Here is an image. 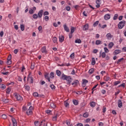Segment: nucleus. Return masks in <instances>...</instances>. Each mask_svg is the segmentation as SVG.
<instances>
[{"label":"nucleus","mask_w":126,"mask_h":126,"mask_svg":"<svg viewBox=\"0 0 126 126\" xmlns=\"http://www.w3.org/2000/svg\"><path fill=\"white\" fill-rule=\"evenodd\" d=\"M44 19L46 21H49V17L48 16H45Z\"/></svg>","instance_id":"nucleus-53"},{"label":"nucleus","mask_w":126,"mask_h":126,"mask_svg":"<svg viewBox=\"0 0 126 126\" xmlns=\"http://www.w3.org/2000/svg\"><path fill=\"white\" fill-rule=\"evenodd\" d=\"M43 15L44 16H45V15H49V12L48 11L44 12L43 13Z\"/></svg>","instance_id":"nucleus-56"},{"label":"nucleus","mask_w":126,"mask_h":126,"mask_svg":"<svg viewBox=\"0 0 126 126\" xmlns=\"http://www.w3.org/2000/svg\"><path fill=\"white\" fill-rule=\"evenodd\" d=\"M75 43H78V44H80L81 43V40L80 39H77L75 41Z\"/></svg>","instance_id":"nucleus-29"},{"label":"nucleus","mask_w":126,"mask_h":126,"mask_svg":"<svg viewBox=\"0 0 126 126\" xmlns=\"http://www.w3.org/2000/svg\"><path fill=\"white\" fill-rule=\"evenodd\" d=\"M120 53H121V52L120 51V50H116L114 51L115 55H119V54H120Z\"/></svg>","instance_id":"nucleus-33"},{"label":"nucleus","mask_w":126,"mask_h":126,"mask_svg":"<svg viewBox=\"0 0 126 126\" xmlns=\"http://www.w3.org/2000/svg\"><path fill=\"white\" fill-rule=\"evenodd\" d=\"M100 1H101V0H96L95 2L96 4H101V3H100Z\"/></svg>","instance_id":"nucleus-60"},{"label":"nucleus","mask_w":126,"mask_h":126,"mask_svg":"<svg viewBox=\"0 0 126 126\" xmlns=\"http://www.w3.org/2000/svg\"><path fill=\"white\" fill-rule=\"evenodd\" d=\"M2 119H5L7 118V117L6 116V115L3 114V115H2Z\"/></svg>","instance_id":"nucleus-54"},{"label":"nucleus","mask_w":126,"mask_h":126,"mask_svg":"<svg viewBox=\"0 0 126 126\" xmlns=\"http://www.w3.org/2000/svg\"><path fill=\"white\" fill-rule=\"evenodd\" d=\"M113 46H114V43L113 42H110L108 44L109 49H112V48H113Z\"/></svg>","instance_id":"nucleus-15"},{"label":"nucleus","mask_w":126,"mask_h":126,"mask_svg":"<svg viewBox=\"0 0 126 126\" xmlns=\"http://www.w3.org/2000/svg\"><path fill=\"white\" fill-rule=\"evenodd\" d=\"M79 81L78 80L74 81L72 83V85H77V83H78Z\"/></svg>","instance_id":"nucleus-30"},{"label":"nucleus","mask_w":126,"mask_h":126,"mask_svg":"<svg viewBox=\"0 0 126 126\" xmlns=\"http://www.w3.org/2000/svg\"><path fill=\"white\" fill-rule=\"evenodd\" d=\"M93 72H94V68L90 69L89 71V73H90V74H92Z\"/></svg>","instance_id":"nucleus-26"},{"label":"nucleus","mask_w":126,"mask_h":126,"mask_svg":"<svg viewBox=\"0 0 126 126\" xmlns=\"http://www.w3.org/2000/svg\"><path fill=\"white\" fill-rule=\"evenodd\" d=\"M11 120L13 123V126H17V122H16V120H15V119H14V118H12Z\"/></svg>","instance_id":"nucleus-7"},{"label":"nucleus","mask_w":126,"mask_h":126,"mask_svg":"<svg viewBox=\"0 0 126 126\" xmlns=\"http://www.w3.org/2000/svg\"><path fill=\"white\" fill-rule=\"evenodd\" d=\"M98 126H104V123H103L102 122H99L98 123Z\"/></svg>","instance_id":"nucleus-61"},{"label":"nucleus","mask_w":126,"mask_h":126,"mask_svg":"<svg viewBox=\"0 0 126 126\" xmlns=\"http://www.w3.org/2000/svg\"><path fill=\"white\" fill-rule=\"evenodd\" d=\"M2 101L5 103V104H7V103H8L9 102V99H6V98H5V99H3L2 100Z\"/></svg>","instance_id":"nucleus-19"},{"label":"nucleus","mask_w":126,"mask_h":126,"mask_svg":"<svg viewBox=\"0 0 126 126\" xmlns=\"http://www.w3.org/2000/svg\"><path fill=\"white\" fill-rule=\"evenodd\" d=\"M70 30H71L70 34H71V35H72V34L73 33V32H74V31L75 30V28L71 27Z\"/></svg>","instance_id":"nucleus-14"},{"label":"nucleus","mask_w":126,"mask_h":126,"mask_svg":"<svg viewBox=\"0 0 126 126\" xmlns=\"http://www.w3.org/2000/svg\"><path fill=\"white\" fill-rule=\"evenodd\" d=\"M96 106V103L94 101H92L91 102V106L93 108H94Z\"/></svg>","instance_id":"nucleus-20"},{"label":"nucleus","mask_w":126,"mask_h":126,"mask_svg":"<svg viewBox=\"0 0 126 126\" xmlns=\"http://www.w3.org/2000/svg\"><path fill=\"white\" fill-rule=\"evenodd\" d=\"M88 116H89V114L88 113V112H85L83 114V117H84V118H88Z\"/></svg>","instance_id":"nucleus-23"},{"label":"nucleus","mask_w":126,"mask_h":126,"mask_svg":"<svg viewBox=\"0 0 126 126\" xmlns=\"http://www.w3.org/2000/svg\"><path fill=\"white\" fill-rule=\"evenodd\" d=\"M98 24H99V21H97L95 22L93 24L94 27H95V26H97V25H98Z\"/></svg>","instance_id":"nucleus-34"},{"label":"nucleus","mask_w":126,"mask_h":126,"mask_svg":"<svg viewBox=\"0 0 126 126\" xmlns=\"http://www.w3.org/2000/svg\"><path fill=\"white\" fill-rule=\"evenodd\" d=\"M15 97H16V98L17 99V100H18V101H19L20 102L23 100L22 96L19 94L16 95Z\"/></svg>","instance_id":"nucleus-3"},{"label":"nucleus","mask_w":126,"mask_h":126,"mask_svg":"<svg viewBox=\"0 0 126 126\" xmlns=\"http://www.w3.org/2000/svg\"><path fill=\"white\" fill-rule=\"evenodd\" d=\"M39 125H40L39 121H36V122H34V125L35 126H38Z\"/></svg>","instance_id":"nucleus-52"},{"label":"nucleus","mask_w":126,"mask_h":126,"mask_svg":"<svg viewBox=\"0 0 126 126\" xmlns=\"http://www.w3.org/2000/svg\"><path fill=\"white\" fill-rule=\"evenodd\" d=\"M92 64L93 65H95V64L96 63V61H95V58H93L92 59Z\"/></svg>","instance_id":"nucleus-21"},{"label":"nucleus","mask_w":126,"mask_h":126,"mask_svg":"<svg viewBox=\"0 0 126 126\" xmlns=\"http://www.w3.org/2000/svg\"><path fill=\"white\" fill-rule=\"evenodd\" d=\"M6 93H7V94L10 93V89L9 88H7L6 90Z\"/></svg>","instance_id":"nucleus-37"},{"label":"nucleus","mask_w":126,"mask_h":126,"mask_svg":"<svg viewBox=\"0 0 126 126\" xmlns=\"http://www.w3.org/2000/svg\"><path fill=\"white\" fill-rule=\"evenodd\" d=\"M104 50L105 51V53H109V49L107 47H104Z\"/></svg>","instance_id":"nucleus-48"},{"label":"nucleus","mask_w":126,"mask_h":126,"mask_svg":"<svg viewBox=\"0 0 126 126\" xmlns=\"http://www.w3.org/2000/svg\"><path fill=\"white\" fill-rule=\"evenodd\" d=\"M66 9L67 11H69V10H70V7L69 6H66Z\"/></svg>","instance_id":"nucleus-57"},{"label":"nucleus","mask_w":126,"mask_h":126,"mask_svg":"<svg viewBox=\"0 0 126 126\" xmlns=\"http://www.w3.org/2000/svg\"><path fill=\"white\" fill-rule=\"evenodd\" d=\"M100 44H102V41L99 40H96L95 45H100Z\"/></svg>","instance_id":"nucleus-27"},{"label":"nucleus","mask_w":126,"mask_h":126,"mask_svg":"<svg viewBox=\"0 0 126 126\" xmlns=\"http://www.w3.org/2000/svg\"><path fill=\"white\" fill-rule=\"evenodd\" d=\"M64 65H66V66H69V65H70V63H63L61 65H60V66H64Z\"/></svg>","instance_id":"nucleus-32"},{"label":"nucleus","mask_w":126,"mask_h":126,"mask_svg":"<svg viewBox=\"0 0 126 126\" xmlns=\"http://www.w3.org/2000/svg\"><path fill=\"white\" fill-rule=\"evenodd\" d=\"M45 123V120H42L41 122V123L39 125V126H44V123Z\"/></svg>","instance_id":"nucleus-50"},{"label":"nucleus","mask_w":126,"mask_h":126,"mask_svg":"<svg viewBox=\"0 0 126 126\" xmlns=\"http://www.w3.org/2000/svg\"><path fill=\"white\" fill-rule=\"evenodd\" d=\"M33 96L34 97H40V94H38L37 93H33Z\"/></svg>","instance_id":"nucleus-38"},{"label":"nucleus","mask_w":126,"mask_h":126,"mask_svg":"<svg viewBox=\"0 0 126 126\" xmlns=\"http://www.w3.org/2000/svg\"><path fill=\"white\" fill-rule=\"evenodd\" d=\"M70 59H74V53H72L70 56Z\"/></svg>","instance_id":"nucleus-47"},{"label":"nucleus","mask_w":126,"mask_h":126,"mask_svg":"<svg viewBox=\"0 0 126 126\" xmlns=\"http://www.w3.org/2000/svg\"><path fill=\"white\" fill-rule=\"evenodd\" d=\"M20 28L22 31H24L25 27L24 25H21Z\"/></svg>","instance_id":"nucleus-39"},{"label":"nucleus","mask_w":126,"mask_h":126,"mask_svg":"<svg viewBox=\"0 0 126 126\" xmlns=\"http://www.w3.org/2000/svg\"><path fill=\"white\" fill-rule=\"evenodd\" d=\"M77 126H83V124H82V123H78L77 124Z\"/></svg>","instance_id":"nucleus-64"},{"label":"nucleus","mask_w":126,"mask_h":126,"mask_svg":"<svg viewBox=\"0 0 126 126\" xmlns=\"http://www.w3.org/2000/svg\"><path fill=\"white\" fill-rule=\"evenodd\" d=\"M50 77H51V78H54L55 77V74L53 72H51L50 74Z\"/></svg>","instance_id":"nucleus-31"},{"label":"nucleus","mask_w":126,"mask_h":126,"mask_svg":"<svg viewBox=\"0 0 126 126\" xmlns=\"http://www.w3.org/2000/svg\"><path fill=\"white\" fill-rule=\"evenodd\" d=\"M30 79H31V83H33V77H30Z\"/></svg>","instance_id":"nucleus-63"},{"label":"nucleus","mask_w":126,"mask_h":126,"mask_svg":"<svg viewBox=\"0 0 126 126\" xmlns=\"http://www.w3.org/2000/svg\"><path fill=\"white\" fill-rule=\"evenodd\" d=\"M56 74L58 75V76H61L62 75V72L59 70H56Z\"/></svg>","instance_id":"nucleus-18"},{"label":"nucleus","mask_w":126,"mask_h":126,"mask_svg":"<svg viewBox=\"0 0 126 126\" xmlns=\"http://www.w3.org/2000/svg\"><path fill=\"white\" fill-rule=\"evenodd\" d=\"M104 80L105 81H109V80H110V77L105 76L104 77Z\"/></svg>","instance_id":"nucleus-24"},{"label":"nucleus","mask_w":126,"mask_h":126,"mask_svg":"<svg viewBox=\"0 0 126 126\" xmlns=\"http://www.w3.org/2000/svg\"><path fill=\"white\" fill-rule=\"evenodd\" d=\"M118 107L119 108H122V107H123V102H122V100L119 99L118 100Z\"/></svg>","instance_id":"nucleus-10"},{"label":"nucleus","mask_w":126,"mask_h":126,"mask_svg":"<svg viewBox=\"0 0 126 126\" xmlns=\"http://www.w3.org/2000/svg\"><path fill=\"white\" fill-rule=\"evenodd\" d=\"M43 10H41L38 12L37 14V16L38 17V18H41V17L43 16Z\"/></svg>","instance_id":"nucleus-5"},{"label":"nucleus","mask_w":126,"mask_h":126,"mask_svg":"<svg viewBox=\"0 0 126 126\" xmlns=\"http://www.w3.org/2000/svg\"><path fill=\"white\" fill-rule=\"evenodd\" d=\"M52 40L53 43H57V42L58 41V38H57V37H54Z\"/></svg>","instance_id":"nucleus-28"},{"label":"nucleus","mask_w":126,"mask_h":126,"mask_svg":"<svg viewBox=\"0 0 126 126\" xmlns=\"http://www.w3.org/2000/svg\"><path fill=\"white\" fill-rule=\"evenodd\" d=\"M101 57L103 58H105V57H106V53H105L104 52H103L101 54Z\"/></svg>","instance_id":"nucleus-55"},{"label":"nucleus","mask_w":126,"mask_h":126,"mask_svg":"<svg viewBox=\"0 0 126 126\" xmlns=\"http://www.w3.org/2000/svg\"><path fill=\"white\" fill-rule=\"evenodd\" d=\"M25 88L26 90H27V91H29V90H30V87H29V86H26Z\"/></svg>","instance_id":"nucleus-45"},{"label":"nucleus","mask_w":126,"mask_h":126,"mask_svg":"<svg viewBox=\"0 0 126 126\" xmlns=\"http://www.w3.org/2000/svg\"><path fill=\"white\" fill-rule=\"evenodd\" d=\"M118 16H119V15H118V14H115L113 17V20H117V18H118Z\"/></svg>","instance_id":"nucleus-36"},{"label":"nucleus","mask_w":126,"mask_h":126,"mask_svg":"<svg viewBox=\"0 0 126 126\" xmlns=\"http://www.w3.org/2000/svg\"><path fill=\"white\" fill-rule=\"evenodd\" d=\"M50 106L51 107V108H52V109H55V108H56V105H55L54 103H51Z\"/></svg>","instance_id":"nucleus-40"},{"label":"nucleus","mask_w":126,"mask_h":126,"mask_svg":"<svg viewBox=\"0 0 126 126\" xmlns=\"http://www.w3.org/2000/svg\"><path fill=\"white\" fill-rule=\"evenodd\" d=\"M109 18H111V16L109 14H106L104 16L105 20H108Z\"/></svg>","instance_id":"nucleus-12"},{"label":"nucleus","mask_w":126,"mask_h":126,"mask_svg":"<svg viewBox=\"0 0 126 126\" xmlns=\"http://www.w3.org/2000/svg\"><path fill=\"white\" fill-rule=\"evenodd\" d=\"M6 63L7 64L9 65L11 64V63H12L11 60H7V61H6Z\"/></svg>","instance_id":"nucleus-42"},{"label":"nucleus","mask_w":126,"mask_h":126,"mask_svg":"<svg viewBox=\"0 0 126 126\" xmlns=\"http://www.w3.org/2000/svg\"><path fill=\"white\" fill-rule=\"evenodd\" d=\"M61 79H63V80H66L67 84L68 85H70L72 79L70 76H67L66 75H64V74H63L61 77Z\"/></svg>","instance_id":"nucleus-1"},{"label":"nucleus","mask_w":126,"mask_h":126,"mask_svg":"<svg viewBox=\"0 0 126 126\" xmlns=\"http://www.w3.org/2000/svg\"><path fill=\"white\" fill-rule=\"evenodd\" d=\"M123 60H124V58H121V59L118 60V61H117V63H121V61H123Z\"/></svg>","instance_id":"nucleus-62"},{"label":"nucleus","mask_w":126,"mask_h":126,"mask_svg":"<svg viewBox=\"0 0 126 126\" xmlns=\"http://www.w3.org/2000/svg\"><path fill=\"white\" fill-rule=\"evenodd\" d=\"M7 61H11V55H10L7 58Z\"/></svg>","instance_id":"nucleus-59"},{"label":"nucleus","mask_w":126,"mask_h":126,"mask_svg":"<svg viewBox=\"0 0 126 126\" xmlns=\"http://www.w3.org/2000/svg\"><path fill=\"white\" fill-rule=\"evenodd\" d=\"M27 114L28 115H32V114H33V112H32V110H30V109H28V111H27Z\"/></svg>","instance_id":"nucleus-16"},{"label":"nucleus","mask_w":126,"mask_h":126,"mask_svg":"<svg viewBox=\"0 0 126 126\" xmlns=\"http://www.w3.org/2000/svg\"><path fill=\"white\" fill-rule=\"evenodd\" d=\"M29 13H30V14H33V13H34V11L33 10V9H31L29 10Z\"/></svg>","instance_id":"nucleus-51"},{"label":"nucleus","mask_w":126,"mask_h":126,"mask_svg":"<svg viewBox=\"0 0 126 126\" xmlns=\"http://www.w3.org/2000/svg\"><path fill=\"white\" fill-rule=\"evenodd\" d=\"M34 67H35V64L33 63H31V68L32 69H34Z\"/></svg>","instance_id":"nucleus-41"},{"label":"nucleus","mask_w":126,"mask_h":126,"mask_svg":"<svg viewBox=\"0 0 126 126\" xmlns=\"http://www.w3.org/2000/svg\"><path fill=\"white\" fill-rule=\"evenodd\" d=\"M6 86H5V85L0 84V88H2V89H5Z\"/></svg>","instance_id":"nucleus-22"},{"label":"nucleus","mask_w":126,"mask_h":126,"mask_svg":"<svg viewBox=\"0 0 126 126\" xmlns=\"http://www.w3.org/2000/svg\"><path fill=\"white\" fill-rule=\"evenodd\" d=\"M120 83H121V82L119 81L115 82V83H114V85H115V86H117V85H118V84H120Z\"/></svg>","instance_id":"nucleus-46"},{"label":"nucleus","mask_w":126,"mask_h":126,"mask_svg":"<svg viewBox=\"0 0 126 126\" xmlns=\"http://www.w3.org/2000/svg\"><path fill=\"white\" fill-rule=\"evenodd\" d=\"M38 29L39 31H41L42 30V29H43V27H42V26H39L38 27Z\"/></svg>","instance_id":"nucleus-58"},{"label":"nucleus","mask_w":126,"mask_h":126,"mask_svg":"<svg viewBox=\"0 0 126 126\" xmlns=\"http://www.w3.org/2000/svg\"><path fill=\"white\" fill-rule=\"evenodd\" d=\"M57 118H58V114H56L53 118V121H57Z\"/></svg>","instance_id":"nucleus-49"},{"label":"nucleus","mask_w":126,"mask_h":126,"mask_svg":"<svg viewBox=\"0 0 126 126\" xmlns=\"http://www.w3.org/2000/svg\"><path fill=\"white\" fill-rule=\"evenodd\" d=\"M107 39V40H111L112 39V37H113V35L110 33H107L106 35Z\"/></svg>","instance_id":"nucleus-9"},{"label":"nucleus","mask_w":126,"mask_h":126,"mask_svg":"<svg viewBox=\"0 0 126 126\" xmlns=\"http://www.w3.org/2000/svg\"><path fill=\"white\" fill-rule=\"evenodd\" d=\"M44 77L45 79H47V80H48L49 82H51V80L50 79V76H49V73H47V72L45 73Z\"/></svg>","instance_id":"nucleus-4"},{"label":"nucleus","mask_w":126,"mask_h":126,"mask_svg":"<svg viewBox=\"0 0 126 126\" xmlns=\"http://www.w3.org/2000/svg\"><path fill=\"white\" fill-rule=\"evenodd\" d=\"M68 99L66 100V101H64V106H65L66 108H67L68 106H69V103L67 102Z\"/></svg>","instance_id":"nucleus-17"},{"label":"nucleus","mask_w":126,"mask_h":126,"mask_svg":"<svg viewBox=\"0 0 126 126\" xmlns=\"http://www.w3.org/2000/svg\"><path fill=\"white\" fill-rule=\"evenodd\" d=\"M41 52L43 54H47V53H48V51H47V49H46V46H44L42 48Z\"/></svg>","instance_id":"nucleus-6"},{"label":"nucleus","mask_w":126,"mask_h":126,"mask_svg":"<svg viewBox=\"0 0 126 126\" xmlns=\"http://www.w3.org/2000/svg\"><path fill=\"white\" fill-rule=\"evenodd\" d=\"M89 28V26L88 24H86L84 26L83 30H88V29Z\"/></svg>","instance_id":"nucleus-13"},{"label":"nucleus","mask_w":126,"mask_h":126,"mask_svg":"<svg viewBox=\"0 0 126 126\" xmlns=\"http://www.w3.org/2000/svg\"><path fill=\"white\" fill-rule=\"evenodd\" d=\"M38 15H37V14H34L32 16V18H33V19H37V18H38Z\"/></svg>","instance_id":"nucleus-35"},{"label":"nucleus","mask_w":126,"mask_h":126,"mask_svg":"<svg viewBox=\"0 0 126 126\" xmlns=\"http://www.w3.org/2000/svg\"><path fill=\"white\" fill-rule=\"evenodd\" d=\"M73 103L74 105H75V106H77V105H78V101L75 99L73 100Z\"/></svg>","instance_id":"nucleus-25"},{"label":"nucleus","mask_w":126,"mask_h":126,"mask_svg":"<svg viewBox=\"0 0 126 126\" xmlns=\"http://www.w3.org/2000/svg\"><path fill=\"white\" fill-rule=\"evenodd\" d=\"M86 83H88V80L86 79L83 80V84H86Z\"/></svg>","instance_id":"nucleus-44"},{"label":"nucleus","mask_w":126,"mask_h":126,"mask_svg":"<svg viewBox=\"0 0 126 126\" xmlns=\"http://www.w3.org/2000/svg\"><path fill=\"white\" fill-rule=\"evenodd\" d=\"M63 41H64V37L63 35L59 36V42L63 43Z\"/></svg>","instance_id":"nucleus-8"},{"label":"nucleus","mask_w":126,"mask_h":126,"mask_svg":"<svg viewBox=\"0 0 126 126\" xmlns=\"http://www.w3.org/2000/svg\"><path fill=\"white\" fill-rule=\"evenodd\" d=\"M63 27H64V29L65 31H66V32H69V29L68 28V27H67V26H66V24H64L63 25Z\"/></svg>","instance_id":"nucleus-11"},{"label":"nucleus","mask_w":126,"mask_h":126,"mask_svg":"<svg viewBox=\"0 0 126 126\" xmlns=\"http://www.w3.org/2000/svg\"><path fill=\"white\" fill-rule=\"evenodd\" d=\"M125 26H126V21L123 20L119 22L118 24L119 29H123Z\"/></svg>","instance_id":"nucleus-2"},{"label":"nucleus","mask_w":126,"mask_h":126,"mask_svg":"<svg viewBox=\"0 0 126 126\" xmlns=\"http://www.w3.org/2000/svg\"><path fill=\"white\" fill-rule=\"evenodd\" d=\"M50 87L52 90H55L56 89V87L54 85H51Z\"/></svg>","instance_id":"nucleus-43"}]
</instances>
